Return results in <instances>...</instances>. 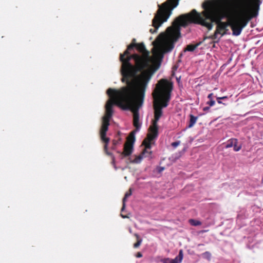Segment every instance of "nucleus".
Returning <instances> with one entry per match:
<instances>
[{"label": "nucleus", "mask_w": 263, "mask_h": 263, "mask_svg": "<svg viewBox=\"0 0 263 263\" xmlns=\"http://www.w3.org/2000/svg\"><path fill=\"white\" fill-rule=\"evenodd\" d=\"M173 25L167 28L166 33H160L153 43L155 47L154 56L158 61L154 69L145 70L150 66L149 52L143 43H137L136 39H133V49L136 48L142 54L133 53V60L135 62V65H133V82L134 85L145 84L147 86L153 72L160 66L164 54L171 52L174 48L175 43L180 37V32L176 21Z\"/></svg>", "instance_id": "f257e3e1"}, {"label": "nucleus", "mask_w": 263, "mask_h": 263, "mask_svg": "<svg viewBox=\"0 0 263 263\" xmlns=\"http://www.w3.org/2000/svg\"><path fill=\"white\" fill-rule=\"evenodd\" d=\"M241 0H217L214 3H208L203 5L204 11L201 14L195 9L188 14L180 15L176 19L177 24L185 25L187 23L200 24L206 27L209 30L212 29L213 23L217 24L214 33L209 36L214 40V43H218L220 38L227 34V27L230 26V22H222L221 20L227 16L230 10L237 6Z\"/></svg>", "instance_id": "f03ea898"}, {"label": "nucleus", "mask_w": 263, "mask_h": 263, "mask_svg": "<svg viewBox=\"0 0 263 263\" xmlns=\"http://www.w3.org/2000/svg\"><path fill=\"white\" fill-rule=\"evenodd\" d=\"M132 43L127 49L120 55V61L122 63L121 73V81L126 86L119 89L109 88L106 93L109 99L105 105V114L102 119L110 121L113 115V106L116 105L123 110L132 111Z\"/></svg>", "instance_id": "7ed1b4c3"}, {"label": "nucleus", "mask_w": 263, "mask_h": 263, "mask_svg": "<svg viewBox=\"0 0 263 263\" xmlns=\"http://www.w3.org/2000/svg\"><path fill=\"white\" fill-rule=\"evenodd\" d=\"M173 83L166 79H161L156 84L153 92L154 101V119L152 122L158 123L162 116V108L166 107L171 99V93L173 89Z\"/></svg>", "instance_id": "20e7f679"}, {"label": "nucleus", "mask_w": 263, "mask_h": 263, "mask_svg": "<svg viewBox=\"0 0 263 263\" xmlns=\"http://www.w3.org/2000/svg\"><path fill=\"white\" fill-rule=\"evenodd\" d=\"M147 86L145 84L134 85V82L133 83V124L136 127V129L133 130V144L135 140V133L141 128L139 109L143 105Z\"/></svg>", "instance_id": "39448f33"}, {"label": "nucleus", "mask_w": 263, "mask_h": 263, "mask_svg": "<svg viewBox=\"0 0 263 263\" xmlns=\"http://www.w3.org/2000/svg\"><path fill=\"white\" fill-rule=\"evenodd\" d=\"M178 5V0H167L161 5H158V9L152 20V26L154 28L150 29L149 32L152 33L156 32L163 23L167 21L172 14L173 9Z\"/></svg>", "instance_id": "423d86ee"}, {"label": "nucleus", "mask_w": 263, "mask_h": 263, "mask_svg": "<svg viewBox=\"0 0 263 263\" xmlns=\"http://www.w3.org/2000/svg\"><path fill=\"white\" fill-rule=\"evenodd\" d=\"M257 15V12L256 10L243 9L239 11L236 16L229 18L230 26L233 35H240L243 28Z\"/></svg>", "instance_id": "0eeeda50"}, {"label": "nucleus", "mask_w": 263, "mask_h": 263, "mask_svg": "<svg viewBox=\"0 0 263 263\" xmlns=\"http://www.w3.org/2000/svg\"><path fill=\"white\" fill-rule=\"evenodd\" d=\"M158 135V123L152 122V125L149 128V133L147 137L143 140L142 144L144 146V149L142 152L133 160V163H138L141 162L143 157L151 158L152 152L151 151L152 144Z\"/></svg>", "instance_id": "6e6552de"}, {"label": "nucleus", "mask_w": 263, "mask_h": 263, "mask_svg": "<svg viewBox=\"0 0 263 263\" xmlns=\"http://www.w3.org/2000/svg\"><path fill=\"white\" fill-rule=\"evenodd\" d=\"M132 154V132L129 133L127 140L124 145L123 151L120 153V158L128 164L132 162L130 156Z\"/></svg>", "instance_id": "1a4fd4ad"}, {"label": "nucleus", "mask_w": 263, "mask_h": 263, "mask_svg": "<svg viewBox=\"0 0 263 263\" xmlns=\"http://www.w3.org/2000/svg\"><path fill=\"white\" fill-rule=\"evenodd\" d=\"M109 122L110 121L102 119V125L100 130V136L101 140L102 142L105 143V145L104 146V151L108 156L111 155V153L108 151L107 144L109 141V138L106 137V133L108 129Z\"/></svg>", "instance_id": "9d476101"}, {"label": "nucleus", "mask_w": 263, "mask_h": 263, "mask_svg": "<svg viewBox=\"0 0 263 263\" xmlns=\"http://www.w3.org/2000/svg\"><path fill=\"white\" fill-rule=\"evenodd\" d=\"M131 195H132V187H129L128 191L125 194V196L122 200V207L121 208L120 215L123 218H129L128 215H129V214H128L127 215H125V214H124L123 213L124 212L125 208V202L126 201V199L128 197H129Z\"/></svg>", "instance_id": "9b49d317"}, {"label": "nucleus", "mask_w": 263, "mask_h": 263, "mask_svg": "<svg viewBox=\"0 0 263 263\" xmlns=\"http://www.w3.org/2000/svg\"><path fill=\"white\" fill-rule=\"evenodd\" d=\"M183 252L182 250H180L179 254L174 259H172V263H180L183 259Z\"/></svg>", "instance_id": "f8f14e48"}, {"label": "nucleus", "mask_w": 263, "mask_h": 263, "mask_svg": "<svg viewBox=\"0 0 263 263\" xmlns=\"http://www.w3.org/2000/svg\"><path fill=\"white\" fill-rule=\"evenodd\" d=\"M134 236L136 238V241L134 243L133 247L134 248H138L139 247L142 242V238L137 234H135Z\"/></svg>", "instance_id": "ddd939ff"}, {"label": "nucleus", "mask_w": 263, "mask_h": 263, "mask_svg": "<svg viewBox=\"0 0 263 263\" xmlns=\"http://www.w3.org/2000/svg\"><path fill=\"white\" fill-rule=\"evenodd\" d=\"M201 42H199L196 44H189L187 45L186 47L184 49V51H193L197 48L200 44Z\"/></svg>", "instance_id": "4468645a"}, {"label": "nucleus", "mask_w": 263, "mask_h": 263, "mask_svg": "<svg viewBox=\"0 0 263 263\" xmlns=\"http://www.w3.org/2000/svg\"><path fill=\"white\" fill-rule=\"evenodd\" d=\"M198 117L193 116V115H190V122L189 124L187 126L188 128L192 127L196 123Z\"/></svg>", "instance_id": "2eb2a0df"}, {"label": "nucleus", "mask_w": 263, "mask_h": 263, "mask_svg": "<svg viewBox=\"0 0 263 263\" xmlns=\"http://www.w3.org/2000/svg\"><path fill=\"white\" fill-rule=\"evenodd\" d=\"M236 142H237V139H235V138H232V139H230L226 145V148H230V147H233V145L234 144V143Z\"/></svg>", "instance_id": "dca6fc26"}, {"label": "nucleus", "mask_w": 263, "mask_h": 263, "mask_svg": "<svg viewBox=\"0 0 263 263\" xmlns=\"http://www.w3.org/2000/svg\"><path fill=\"white\" fill-rule=\"evenodd\" d=\"M189 222L192 226H200L201 224V222L200 221L193 219H190Z\"/></svg>", "instance_id": "f3484780"}, {"label": "nucleus", "mask_w": 263, "mask_h": 263, "mask_svg": "<svg viewBox=\"0 0 263 263\" xmlns=\"http://www.w3.org/2000/svg\"><path fill=\"white\" fill-rule=\"evenodd\" d=\"M233 147H234V150L235 152H238L241 149V145L240 144L238 145V140H237V142H236V143L235 142L234 143Z\"/></svg>", "instance_id": "a211bd4d"}, {"label": "nucleus", "mask_w": 263, "mask_h": 263, "mask_svg": "<svg viewBox=\"0 0 263 263\" xmlns=\"http://www.w3.org/2000/svg\"><path fill=\"white\" fill-rule=\"evenodd\" d=\"M228 97L227 96H223L222 97H217V101L218 104H221L222 102L221 101V99H227Z\"/></svg>", "instance_id": "6ab92c4d"}, {"label": "nucleus", "mask_w": 263, "mask_h": 263, "mask_svg": "<svg viewBox=\"0 0 263 263\" xmlns=\"http://www.w3.org/2000/svg\"><path fill=\"white\" fill-rule=\"evenodd\" d=\"M206 104H208L211 107L215 105V102L213 99H211V100L206 102Z\"/></svg>", "instance_id": "aec40b11"}, {"label": "nucleus", "mask_w": 263, "mask_h": 263, "mask_svg": "<svg viewBox=\"0 0 263 263\" xmlns=\"http://www.w3.org/2000/svg\"><path fill=\"white\" fill-rule=\"evenodd\" d=\"M180 143V141H176V142H173L172 143V146H173L174 147H176L177 146H178Z\"/></svg>", "instance_id": "412c9836"}, {"label": "nucleus", "mask_w": 263, "mask_h": 263, "mask_svg": "<svg viewBox=\"0 0 263 263\" xmlns=\"http://www.w3.org/2000/svg\"><path fill=\"white\" fill-rule=\"evenodd\" d=\"M172 259L166 258L164 259V263H172Z\"/></svg>", "instance_id": "4be33fe9"}, {"label": "nucleus", "mask_w": 263, "mask_h": 263, "mask_svg": "<svg viewBox=\"0 0 263 263\" xmlns=\"http://www.w3.org/2000/svg\"><path fill=\"white\" fill-rule=\"evenodd\" d=\"M135 256L138 258H140L142 257V254L141 252H138L135 254Z\"/></svg>", "instance_id": "5701e85b"}, {"label": "nucleus", "mask_w": 263, "mask_h": 263, "mask_svg": "<svg viewBox=\"0 0 263 263\" xmlns=\"http://www.w3.org/2000/svg\"><path fill=\"white\" fill-rule=\"evenodd\" d=\"M213 93H211L208 95V98L210 99V100H211V99H213Z\"/></svg>", "instance_id": "b1692460"}, {"label": "nucleus", "mask_w": 263, "mask_h": 263, "mask_svg": "<svg viewBox=\"0 0 263 263\" xmlns=\"http://www.w3.org/2000/svg\"><path fill=\"white\" fill-rule=\"evenodd\" d=\"M210 106L204 107L203 108V110L204 111H208L210 109Z\"/></svg>", "instance_id": "393cba45"}, {"label": "nucleus", "mask_w": 263, "mask_h": 263, "mask_svg": "<svg viewBox=\"0 0 263 263\" xmlns=\"http://www.w3.org/2000/svg\"><path fill=\"white\" fill-rule=\"evenodd\" d=\"M112 144H113V146H112V148H114V147L117 144V141H116V140H113L112 141Z\"/></svg>", "instance_id": "a878e982"}, {"label": "nucleus", "mask_w": 263, "mask_h": 263, "mask_svg": "<svg viewBox=\"0 0 263 263\" xmlns=\"http://www.w3.org/2000/svg\"><path fill=\"white\" fill-rule=\"evenodd\" d=\"M204 255H206V256H208V257H210L211 254L210 253V252H205L204 254H203Z\"/></svg>", "instance_id": "bb28decb"}, {"label": "nucleus", "mask_w": 263, "mask_h": 263, "mask_svg": "<svg viewBox=\"0 0 263 263\" xmlns=\"http://www.w3.org/2000/svg\"><path fill=\"white\" fill-rule=\"evenodd\" d=\"M163 170H164V167H161L159 171L161 172V171H163Z\"/></svg>", "instance_id": "cd10ccee"}, {"label": "nucleus", "mask_w": 263, "mask_h": 263, "mask_svg": "<svg viewBox=\"0 0 263 263\" xmlns=\"http://www.w3.org/2000/svg\"><path fill=\"white\" fill-rule=\"evenodd\" d=\"M129 231L130 233L132 232V230H131L130 228L129 229Z\"/></svg>", "instance_id": "c85d7f7f"}, {"label": "nucleus", "mask_w": 263, "mask_h": 263, "mask_svg": "<svg viewBox=\"0 0 263 263\" xmlns=\"http://www.w3.org/2000/svg\"><path fill=\"white\" fill-rule=\"evenodd\" d=\"M124 178H125V180H127V177H126V176H125V177H124Z\"/></svg>", "instance_id": "c756f323"}, {"label": "nucleus", "mask_w": 263, "mask_h": 263, "mask_svg": "<svg viewBox=\"0 0 263 263\" xmlns=\"http://www.w3.org/2000/svg\"><path fill=\"white\" fill-rule=\"evenodd\" d=\"M112 161L114 162V158H112Z\"/></svg>", "instance_id": "7c9ffc66"}]
</instances>
